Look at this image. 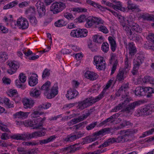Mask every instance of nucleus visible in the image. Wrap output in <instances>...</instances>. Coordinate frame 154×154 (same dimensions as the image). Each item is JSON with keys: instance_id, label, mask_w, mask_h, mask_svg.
Masks as SVG:
<instances>
[{"instance_id": "obj_24", "label": "nucleus", "mask_w": 154, "mask_h": 154, "mask_svg": "<svg viewBox=\"0 0 154 154\" xmlns=\"http://www.w3.org/2000/svg\"><path fill=\"white\" fill-rule=\"evenodd\" d=\"M29 113L30 112H24L20 111L17 112L14 116L16 118L25 119L27 117Z\"/></svg>"}, {"instance_id": "obj_10", "label": "nucleus", "mask_w": 154, "mask_h": 154, "mask_svg": "<svg viewBox=\"0 0 154 154\" xmlns=\"http://www.w3.org/2000/svg\"><path fill=\"white\" fill-rule=\"evenodd\" d=\"M19 80H16V85L18 88L24 89L25 87L23 86L21 83H24L25 82L26 80V77L25 74L21 73L19 76Z\"/></svg>"}, {"instance_id": "obj_61", "label": "nucleus", "mask_w": 154, "mask_h": 154, "mask_svg": "<svg viewBox=\"0 0 154 154\" xmlns=\"http://www.w3.org/2000/svg\"><path fill=\"white\" fill-rule=\"evenodd\" d=\"M99 29L100 31L105 33H107L108 32V30L107 28L104 26H101L99 27Z\"/></svg>"}, {"instance_id": "obj_15", "label": "nucleus", "mask_w": 154, "mask_h": 154, "mask_svg": "<svg viewBox=\"0 0 154 154\" xmlns=\"http://www.w3.org/2000/svg\"><path fill=\"white\" fill-rule=\"evenodd\" d=\"M58 85L57 84H55L52 87L50 93L47 94L46 97L48 99H51L54 97L58 93Z\"/></svg>"}, {"instance_id": "obj_2", "label": "nucleus", "mask_w": 154, "mask_h": 154, "mask_svg": "<svg viewBox=\"0 0 154 154\" xmlns=\"http://www.w3.org/2000/svg\"><path fill=\"white\" fill-rule=\"evenodd\" d=\"M112 81V79L109 80L104 89L98 96L95 98L91 97L87 98L85 100L79 102L78 106V108L79 109L83 110L102 99L104 97L106 90L110 87Z\"/></svg>"}, {"instance_id": "obj_14", "label": "nucleus", "mask_w": 154, "mask_h": 154, "mask_svg": "<svg viewBox=\"0 0 154 154\" xmlns=\"http://www.w3.org/2000/svg\"><path fill=\"white\" fill-rule=\"evenodd\" d=\"M78 94L79 92L77 91L70 88L67 91L66 96L68 100H71L75 98Z\"/></svg>"}, {"instance_id": "obj_52", "label": "nucleus", "mask_w": 154, "mask_h": 154, "mask_svg": "<svg viewBox=\"0 0 154 154\" xmlns=\"http://www.w3.org/2000/svg\"><path fill=\"white\" fill-rule=\"evenodd\" d=\"M144 90L145 91V92H147L148 94H147V97H150L151 94H151L152 93H153L154 90L153 89L150 87H145L144 88Z\"/></svg>"}, {"instance_id": "obj_3", "label": "nucleus", "mask_w": 154, "mask_h": 154, "mask_svg": "<svg viewBox=\"0 0 154 154\" xmlns=\"http://www.w3.org/2000/svg\"><path fill=\"white\" fill-rule=\"evenodd\" d=\"M46 129L43 128L42 130L34 132L31 134L28 132L23 134H16L11 136V138L16 140H25L26 139L33 138H37L44 136L46 134Z\"/></svg>"}, {"instance_id": "obj_27", "label": "nucleus", "mask_w": 154, "mask_h": 154, "mask_svg": "<svg viewBox=\"0 0 154 154\" xmlns=\"http://www.w3.org/2000/svg\"><path fill=\"white\" fill-rule=\"evenodd\" d=\"M50 85L51 82L47 81L42 86L41 89L44 91V94L45 95H47L46 94L47 92L49 90Z\"/></svg>"}, {"instance_id": "obj_22", "label": "nucleus", "mask_w": 154, "mask_h": 154, "mask_svg": "<svg viewBox=\"0 0 154 154\" xmlns=\"http://www.w3.org/2000/svg\"><path fill=\"white\" fill-rule=\"evenodd\" d=\"M128 88V84H125L123 85L118 91V93L119 94V96L122 95V98H123V97H125L127 96V94L126 93V91Z\"/></svg>"}, {"instance_id": "obj_41", "label": "nucleus", "mask_w": 154, "mask_h": 154, "mask_svg": "<svg viewBox=\"0 0 154 154\" xmlns=\"http://www.w3.org/2000/svg\"><path fill=\"white\" fill-rule=\"evenodd\" d=\"M86 2L88 4L92 5L95 8H98L101 9L103 8V7L101 6L99 4L91 0H86Z\"/></svg>"}, {"instance_id": "obj_45", "label": "nucleus", "mask_w": 154, "mask_h": 154, "mask_svg": "<svg viewBox=\"0 0 154 154\" xmlns=\"http://www.w3.org/2000/svg\"><path fill=\"white\" fill-rule=\"evenodd\" d=\"M35 12V9L34 7H30L26 11V13L29 17L34 14Z\"/></svg>"}, {"instance_id": "obj_39", "label": "nucleus", "mask_w": 154, "mask_h": 154, "mask_svg": "<svg viewBox=\"0 0 154 154\" xmlns=\"http://www.w3.org/2000/svg\"><path fill=\"white\" fill-rule=\"evenodd\" d=\"M18 4V2L17 1H13L9 4L5 5L3 7V9H7L11 8L15 6Z\"/></svg>"}, {"instance_id": "obj_42", "label": "nucleus", "mask_w": 154, "mask_h": 154, "mask_svg": "<svg viewBox=\"0 0 154 154\" xmlns=\"http://www.w3.org/2000/svg\"><path fill=\"white\" fill-rule=\"evenodd\" d=\"M144 83H149L150 84H154V80L149 76H145L142 79Z\"/></svg>"}, {"instance_id": "obj_9", "label": "nucleus", "mask_w": 154, "mask_h": 154, "mask_svg": "<svg viewBox=\"0 0 154 154\" xmlns=\"http://www.w3.org/2000/svg\"><path fill=\"white\" fill-rule=\"evenodd\" d=\"M38 14V17L41 18L45 15L46 10L45 6L43 2H39L35 5Z\"/></svg>"}, {"instance_id": "obj_18", "label": "nucleus", "mask_w": 154, "mask_h": 154, "mask_svg": "<svg viewBox=\"0 0 154 154\" xmlns=\"http://www.w3.org/2000/svg\"><path fill=\"white\" fill-rule=\"evenodd\" d=\"M127 8L128 10H131L132 11L139 12L140 10L136 4H134L131 0H128L127 2Z\"/></svg>"}, {"instance_id": "obj_30", "label": "nucleus", "mask_w": 154, "mask_h": 154, "mask_svg": "<svg viewBox=\"0 0 154 154\" xmlns=\"http://www.w3.org/2000/svg\"><path fill=\"white\" fill-rule=\"evenodd\" d=\"M110 132V130L109 128H106L102 129L98 132L95 133V135L96 136H99L100 135H103L106 134H109Z\"/></svg>"}, {"instance_id": "obj_48", "label": "nucleus", "mask_w": 154, "mask_h": 154, "mask_svg": "<svg viewBox=\"0 0 154 154\" xmlns=\"http://www.w3.org/2000/svg\"><path fill=\"white\" fill-rule=\"evenodd\" d=\"M4 103L9 108L13 107V103L8 98H4L3 100Z\"/></svg>"}, {"instance_id": "obj_29", "label": "nucleus", "mask_w": 154, "mask_h": 154, "mask_svg": "<svg viewBox=\"0 0 154 154\" xmlns=\"http://www.w3.org/2000/svg\"><path fill=\"white\" fill-rule=\"evenodd\" d=\"M108 40L112 51H115L116 47V45L115 41L112 37L110 36L109 37Z\"/></svg>"}, {"instance_id": "obj_32", "label": "nucleus", "mask_w": 154, "mask_h": 154, "mask_svg": "<svg viewBox=\"0 0 154 154\" xmlns=\"http://www.w3.org/2000/svg\"><path fill=\"white\" fill-rule=\"evenodd\" d=\"M9 95L10 96L12 97H15L16 98L14 99V100H17V101L18 102L20 101L21 100L20 98L19 97H17V91L15 90H10L9 92Z\"/></svg>"}, {"instance_id": "obj_23", "label": "nucleus", "mask_w": 154, "mask_h": 154, "mask_svg": "<svg viewBox=\"0 0 154 154\" xmlns=\"http://www.w3.org/2000/svg\"><path fill=\"white\" fill-rule=\"evenodd\" d=\"M126 48L127 50L129 51V54L131 55H134L136 52V48L133 43L126 45Z\"/></svg>"}, {"instance_id": "obj_28", "label": "nucleus", "mask_w": 154, "mask_h": 154, "mask_svg": "<svg viewBox=\"0 0 154 154\" xmlns=\"http://www.w3.org/2000/svg\"><path fill=\"white\" fill-rule=\"evenodd\" d=\"M57 137L55 135H52L50 136L46 139L42 140H40V144H45L52 142Z\"/></svg>"}, {"instance_id": "obj_5", "label": "nucleus", "mask_w": 154, "mask_h": 154, "mask_svg": "<svg viewBox=\"0 0 154 154\" xmlns=\"http://www.w3.org/2000/svg\"><path fill=\"white\" fill-rule=\"evenodd\" d=\"M46 119L45 117L43 118L40 117L32 121L26 120L23 123L25 126L32 127L34 129H38L43 126Z\"/></svg>"}, {"instance_id": "obj_8", "label": "nucleus", "mask_w": 154, "mask_h": 154, "mask_svg": "<svg viewBox=\"0 0 154 154\" xmlns=\"http://www.w3.org/2000/svg\"><path fill=\"white\" fill-rule=\"evenodd\" d=\"M115 0L114 1V2H115V5H113L109 2H106L104 0H102L101 2L103 4L110 7H112L116 10H118L123 12L125 11H126V8L122 7L121 2L119 1L115 2Z\"/></svg>"}, {"instance_id": "obj_54", "label": "nucleus", "mask_w": 154, "mask_h": 154, "mask_svg": "<svg viewBox=\"0 0 154 154\" xmlns=\"http://www.w3.org/2000/svg\"><path fill=\"white\" fill-rule=\"evenodd\" d=\"M97 122H94L92 123L91 124L88 125L86 127V129L89 131L91 130L94 128L95 126L97 125Z\"/></svg>"}, {"instance_id": "obj_62", "label": "nucleus", "mask_w": 154, "mask_h": 154, "mask_svg": "<svg viewBox=\"0 0 154 154\" xmlns=\"http://www.w3.org/2000/svg\"><path fill=\"white\" fill-rule=\"evenodd\" d=\"M29 21L30 23L33 25H35L37 23V21L36 18L34 17H30L29 18Z\"/></svg>"}, {"instance_id": "obj_37", "label": "nucleus", "mask_w": 154, "mask_h": 154, "mask_svg": "<svg viewBox=\"0 0 154 154\" xmlns=\"http://www.w3.org/2000/svg\"><path fill=\"white\" fill-rule=\"evenodd\" d=\"M140 17L145 20H151L152 18L151 15H150L147 13H143L140 14Z\"/></svg>"}, {"instance_id": "obj_60", "label": "nucleus", "mask_w": 154, "mask_h": 154, "mask_svg": "<svg viewBox=\"0 0 154 154\" xmlns=\"http://www.w3.org/2000/svg\"><path fill=\"white\" fill-rule=\"evenodd\" d=\"M116 60H117L116 59V55L114 54H111L110 63L111 64L112 63H114V62L115 63Z\"/></svg>"}, {"instance_id": "obj_35", "label": "nucleus", "mask_w": 154, "mask_h": 154, "mask_svg": "<svg viewBox=\"0 0 154 154\" xmlns=\"http://www.w3.org/2000/svg\"><path fill=\"white\" fill-rule=\"evenodd\" d=\"M41 92L40 91L35 89L32 90L30 92V95L31 96L35 98L38 97L41 94Z\"/></svg>"}, {"instance_id": "obj_25", "label": "nucleus", "mask_w": 154, "mask_h": 154, "mask_svg": "<svg viewBox=\"0 0 154 154\" xmlns=\"http://www.w3.org/2000/svg\"><path fill=\"white\" fill-rule=\"evenodd\" d=\"M8 65L10 69L16 71L19 67V63L15 61H10L8 63Z\"/></svg>"}, {"instance_id": "obj_20", "label": "nucleus", "mask_w": 154, "mask_h": 154, "mask_svg": "<svg viewBox=\"0 0 154 154\" xmlns=\"http://www.w3.org/2000/svg\"><path fill=\"white\" fill-rule=\"evenodd\" d=\"M38 76L35 74H33L29 78L28 83L29 85L31 86H34L36 85L38 82Z\"/></svg>"}, {"instance_id": "obj_59", "label": "nucleus", "mask_w": 154, "mask_h": 154, "mask_svg": "<svg viewBox=\"0 0 154 154\" xmlns=\"http://www.w3.org/2000/svg\"><path fill=\"white\" fill-rule=\"evenodd\" d=\"M64 16L69 20H72L74 19L72 15L70 13H65L64 15Z\"/></svg>"}, {"instance_id": "obj_46", "label": "nucleus", "mask_w": 154, "mask_h": 154, "mask_svg": "<svg viewBox=\"0 0 154 154\" xmlns=\"http://www.w3.org/2000/svg\"><path fill=\"white\" fill-rule=\"evenodd\" d=\"M92 18L94 20L93 21L94 24H103L104 21L100 17H97L92 16Z\"/></svg>"}, {"instance_id": "obj_6", "label": "nucleus", "mask_w": 154, "mask_h": 154, "mask_svg": "<svg viewBox=\"0 0 154 154\" xmlns=\"http://www.w3.org/2000/svg\"><path fill=\"white\" fill-rule=\"evenodd\" d=\"M125 64L124 70L121 71L120 70L117 75L116 78L117 81L120 82L124 80L126 77V74L124 72L125 71L126 72H127L130 69L131 65L130 61L128 59L127 56H126L125 60Z\"/></svg>"}, {"instance_id": "obj_49", "label": "nucleus", "mask_w": 154, "mask_h": 154, "mask_svg": "<svg viewBox=\"0 0 154 154\" xmlns=\"http://www.w3.org/2000/svg\"><path fill=\"white\" fill-rule=\"evenodd\" d=\"M106 63L104 61L96 66V68L99 70H104L106 68Z\"/></svg>"}, {"instance_id": "obj_34", "label": "nucleus", "mask_w": 154, "mask_h": 154, "mask_svg": "<svg viewBox=\"0 0 154 154\" xmlns=\"http://www.w3.org/2000/svg\"><path fill=\"white\" fill-rule=\"evenodd\" d=\"M132 124L130 122L124 120L123 121L122 123L119 126L115 127V130H116L122 128L126 126H130Z\"/></svg>"}, {"instance_id": "obj_31", "label": "nucleus", "mask_w": 154, "mask_h": 154, "mask_svg": "<svg viewBox=\"0 0 154 154\" xmlns=\"http://www.w3.org/2000/svg\"><path fill=\"white\" fill-rule=\"evenodd\" d=\"M105 61L103 58L100 56H95L94 58V64L95 66Z\"/></svg>"}, {"instance_id": "obj_40", "label": "nucleus", "mask_w": 154, "mask_h": 154, "mask_svg": "<svg viewBox=\"0 0 154 154\" xmlns=\"http://www.w3.org/2000/svg\"><path fill=\"white\" fill-rule=\"evenodd\" d=\"M77 139L75 134H71L66 137L65 139V140L66 141L72 142Z\"/></svg>"}, {"instance_id": "obj_55", "label": "nucleus", "mask_w": 154, "mask_h": 154, "mask_svg": "<svg viewBox=\"0 0 154 154\" xmlns=\"http://www.w3.org/2000/svg\"><path fill=\"white\" fill-rule=\"evenodd\" d=\"M153 132H154V128L144 132L143 134L141 137H144L147 135H151L152 134Z\"/></svg>"}, {"instance_id": "obj_43", "label": "nucleus", "mask_w": 154, "mask_h": 154, "mask_svg": "<svg viewBox=\"0 0 154 154\" xmlns=\"http://www.w3.org/2000/svg\"><path fill=\"white\" fill-rule=\"evenodd\" d=\"M96 137H87L84 138L83 144H86L88 143H90L94 141L97 139Z\"/></svg>"}, {"instance_id": "obj_51", "label": "nucleus", "mask_w": 154, "mask_h": 154, "mask_svg": "<svg viewBox=\"0 0 154 154\" xmlns=\"http://www.w3.org/2000/svg\"><path fill=\"white\" fill-rule=\"evenodd\" d=\"M51 74L50 70L48 69H45L43 71L42 78L43 79H45L49 76Z\"/></svg>"}, {"instance_id": "obj_12", "label": "nucleus", "mask_w": 154, "mask_h": 154, "mask_svg": "<svg viewBox=\"0 0 154 154\" xmlns=\"http://www.w3.org/2000/svg\"><path fill=\"white\" fill-rule=\"evenodd\" d=\"M137 116L148 115L150 113L151 110L149 106H146L143 108L138 109L137 110Z\"/></svg>"}, {"instance_id": "obj_11", "label": "nucleus", "mask_w": 154, "mask_h": 154, "mask_svg": "<svg viewBox=\"0 0 154 154\" xmlns=\"http://www.w3.org/2000/svg\"><path fill=\"white\" fill-rule=\"evenodd\" d=\"M17 25L20 29H24L29 26V23L26 19L24 18H19L17 21Z\"/></svg>"}, {"instance_id": "obj_17", "label": "nucleus", "mask_w": 154, "mask_h": 154, "mask_svg": "<svg viewBox=\"0 0 154 154\" xmlns=\"http://www.w3.org/2000/svg\"><path fill=\"white\" fill-rule=\"evenodd\" d=\"M130 101V99L128 98H126L123 102H122L121 103H120L114 109H112L111 112H116L124 108Z\"/></svg>"}, {"instance_id": "obj_4", "label": "nucleus", "mask_w": 154, "mask_h": 154, "mask_svg": "<svg viewBox=\"0 0 154 154\" xmlns=\"http://www.w3.org/2000/svg\"><path fill=\"white\" fill-rule=\"evenodd\" d=\"M137 131L135 130H121L119 132L120 135L116 139V142L123 143L127 141L128 140V138L136 133Z\"/></svg>"}, {"instance_id": "obj_33", "label": "nucleus", "mask_w": 154, "mask_h": 154, "mask_svg": "<svg viewBox=\"0 0 154 154\" xmlns=\"http://www.w3.org/2000/svg\"><path fill=\"white\" fill-rule=\"evenodd\" d=\"M92 16L89 17L87 20V22L85 24V26L87 28H89L91 27L94 23L92 18Z\"/></svg>"}, {"instance_id": "obj_21", "label": "nucleus", "mask_w": 154, "mask_h": 154, "mask_svg": "<svg viewBox=\"0 0 154 154\" xmlns=\"http://www.w3.org/2000/svg\"><path fill=\"white\" fill-rule=\"evenodd\" d=\"M140 101H137L130 103L125 109V111L129 112L131 110H133L136 106H138L141 104Z\"/></svg>"}, {"instance_id": "obj_64", "label": "nucleus", "mask_w": 154, "mask_h": 154, "mask_svg": "<svg viewBox=\"0 0 154 154\" xmlns=\"http://www.w3.org/2000/svg\"><path fill=\"white\" fill-rule=\"evenodd\" d=\"M146 38L149 41L154 43V34H149L146 37Z\"/></svg>"}, {"instance_id": "obj_58", "label": "nucleus", "mask_w": 154, "mask_h": 154, "mask_svg": "<svg viewBox=\"0 0 154 154\" xmlns=\"http://www.w3.org/2000/svg\"><path fill=\"white\" fill-rule=\"evenodd\" d=\"M17 150L19 154H27V150H25L23 147H18Z\"/></svg>"}, {"instance_id": "obj_38", "label": "nucleus", "mask_w": 154, "mask_h": 154, "mask_svg": "<svg viewBox=\"0 0 154 154\" xmlns=\"http://www.w3.org/2000/svg\"><path fill=\"white\" fill-rule=\"evenodd\" d=\"M79 38H83L86 37L88 34V30L86 29H79Z\"/></svg>"}, {"instance_id": "obj_53", "label": "nucleus", "mask_w": 154, "mask_h": 154, "mask_svg": "<svg viewBox=\"0 0 154 154\" xmlns=\"http://www.w3.org/2000/svg\"><path fill=\"white\" fill-rule=\"evenodd\" d=\"M109 45L107 42H104L102 45L101 49L104 52H107L109 50Z\"/></svg>"}, {"instance_id": "obj_13", "label": "nucleus", "mask_w": 154, "mask_h": 154, "mask_svg": "<svg viewBox=\"0 0 154 154\" xmlns=\"http://www.w3.org/2000/svg\"><path fill=\"white\" fill-rule=\"evenodd\" d=\"M90 114V113L88 112L86 114L80 116L76 118H74L71 120L70 122H68L67 124L70 126L82 121L86 119Z\"/></svg>"}, {"instance_id": "obj_47", "label": "nucleus", "mask_w": 154, "mask_h": 154, "mask_svg": "<svg viewBox=\"0 0 154 154\" xmlns=\"http://www.w3.org/2000/svg\"><path fill=\"white\" fill-rule=\"evenodd\" d=\"M8 58V55L7 53L5 52H1L0 53V60L2 62H4Z\"/></svg>"}, {"instance_id": "obj_1", "label": "nucleus", "mask_w": 154, "mask_h": 154, "mask_svg": "<svg viewBox=\"0 0 154 154\" xmlns=\"http://www.w3.org/2000/svg\"><path fill=\"white\" fill-rule=\"evenodd\" d=\"M121 25L128 36H130L133 34L129 26H132V29L136 32L141 33L142 32V29L141 27L137 24L133 23V19L131 16H130L128 18L123 19Z\"/></svg>"}, {"instance_id": "obj_26", "label": "nucleus", "mask_w": 154, "mask_h": 154, "mask_svg": "<svg viewBox=\"0 0 154 154\" xmlns=\"http://www.w3.org/2000/svg\"><path fill=\"white\" fill-rule=\"evenodd\" d=\"M134 93L137 96H143L145 94L144 88L138 87L136 88Z\"/></svg>"}, {"instance_id": "obj_44", "label": "nucleus", "mask_w": 154, "mask_h": 154, "mask_svg": "<svg viewBox=\"0 0 154 154\" xmlns=\"http://www.w3.org/2000/svg\"><path fill=\"white\" fill-rule=\"evenodd\" d=\"M94 42L99 43H101L103 41L102 37L100 35H95L93 38Z\"/></svg>"}, {"instance_id": "obj_56", "label": "nucleus", "mask_w": 154, "mask_h": 154, "mask_svg": "<svg viewBox=\"0 0 154 154\" xmlns=\"http://www.w3.org/2000/svg\"><path fill=\"white\" fill-rule=\"evenodd\" d=\"M25 54L26 56H29L32 54V52L29 49L26 50L25 48L21 50Z\"/></svg>"}, {"instance_id": "obj_7", "label": "nucleus", "mask_w": 154, "mask_h": 154, "mask_svg": "<svg viewBox=\"0 0 154 154\" xmlns=\"http://www.w3.org/2000/svg\"><path fill=\"white\" fill-rule=\"evenodd\" d=\"M66 7V4L61 2L52 4L51 6V11L54 14H57L62 11Z\"/></svg>"}, {"instance_id": "obj_19", "label": "nucleus", "mask_w": 154, "mask_h": 154, "mask_svg": "<svg viewBox=\"0 0 154 154\" xmlns=\"http://www.w3.org/2000/svg\"><path fill=\"white\" fill-rule=\"evenodd\" d=\"M23 103L24 107L26 109L31 108L34 104V102L33 100L27 98H24L23 99Z\"/></svg>"}, {"instance_id": "obj_36", "label": "nucleus", "mask_w": 154, "mask_h": 154, "mask_svg": "<svg viewBox=\"0 0 154 154\" xmlns=\"http://www.w3.org/2000/svg\"><path fill=\"white\" fill-rule=\"evenodd\" d=\"M66 24V22L63 19L59 20L54 23L55 26L57 27H61L65 26Z\"/></svg>"}, {"instance_id": "obj_57", "label": "nucleus", "mask_w": 154, "mask_h": 154, "mask_svg": "<svg viewBox=\"0 0 154 154\" xmlns=\"http://www.w3.org/2000/svg\"><path fill=\"white\" fill-rule=\"evenodd\" d=\"M43 112H39L38 111H35L34 112L31 114V117L33 118H36L43 114Z\"/></svg>"}, {"instance_id": "obj_50", "label": "nucleus", "mask_w": 154, "mask_h": 154, "mask_svg": "<svg viewBox=\"0 0 154 154\" xmlns=\"http://www.w3.org/2000/svg\"><path fill=\"white\" fill-rule=\"evenodd\" d=\"M70 35L74 38H79V29L72 30L70 33Z\"/></svg>"}, {"instance_id": "obj_63", "label": "nucleus", "mask_w": 154, "mask_h": 154, "mask_svg": "<svg viewBox=\"0 0 154 154\" xmlns=\"http://www.w3.org/2000/svg\"><path fill=\"white\" fill-rule=\"evenodd\" d=\"M8 29L2 25L0 24V32L5 33L8 32Z\"/></svg>"}, {"instance_id": "obj_16", "label": "nucleus", "mask_w": 154, "mask_h": 154, "mask_svg": "<svg viewBox=\"0 0 154 154\" xmlns=\"http://www.w3.org/2000/svg\"><path fill=\"white\" fill-rule=\"evenodd\" d=\"M84 76L90 80L94 81L98 78V75L93 72L87 71L84 74Z\"/></svg>"}]
</instances>
